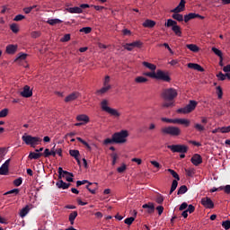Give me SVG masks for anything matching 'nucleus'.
I'll list each match as a JSON object with an SVG mask.
<instances>
[{"label":"nucleus","instance_id":"obj_42","mask_svg":"<svg viewBox=\"0 0 230 230\" xmlns=\"http://www.w3.org/2000/svg\"><path fill=\"white\" fill-rule=\"evenodd\" d=\"M10 29L13 31V33H19V26L16 23H12L10 25Z\"/></svg>","mask_w":230,"mask_h":230},{"label":"nucleus","instance_id":"obj_55","mask_svg":"<svg viewBox=\"0 0 230 230\" xmlns=\"http://www.w3.org/2000/svg\"><path fill=\"white\" fill-rule=\"evenodd\" d=\"M8 116V109L0 111V118H6Z\"/></svg>","mask_w":230,"mask_h":230},{"label":"nucleus","instance_id":"obj_56","mask_svg":"<svg viewBox=\"0 0 230 230\" xmlns=\"http://www.w3.org/2000/svg\"><path fill=\"white\" fill-rule=\"evenodd\" d=\"M125 170H127V164H122V165L117 169V172L119 173H123V172H125Z\"/></svg>","mask_w":230,"mask_h":230},{"label":"nucleus","instance_id":"obj_6","mask_svg":"<svg viewBox=\"0 0 230 230\" xmlns=\"http://www.w3.org/2000/svg\"><path fill=\"white\" fill-rule=\"evenodd\" d=\"M199 102L197 101H190L189 104H187L183 108H180L177 110L178 114H190V112H193L195 109H197V105Z\"/></svg>","mask_w":230,"mask_h":230},{"label":"nucleus","instance_id":"obj_18","mask_svg":"<svg viewBox=\"0 0 230 230\" xmlns=\"http://www.w3.org/2000/svg\"><path fill=\"white\" fill-rule=\"evenodd\" d=\"M190 161L194 166H199V164H202V156H200L199 154H195L191 157Z\"/></svg>","mask_w":230,"mask_h":230},{"label":"nucleus","instance_id":"obj_57","mask_svg":"<svg viewBox=\"0 0 230 230\" xmlns=\"http://www.w3.org/2000/svg\"><path fill=\"white\" fill-rule=\"evenodd\" d=\"M220 190H223L226 195L230 194V185H226L225 187H220Z\"/></svg>","mask_w":230,"mask_h":230},{"label":"nucleus","instance_id":"obj_13","mask_svg":"<svg viewBox=\"0 0 230 230\" xmlns=\"http://www.w3.org/2000/svg\"><path fill=\"white\" fill-rule=\"evenodd\" d=\"M143 46V43L139 40L134 41L132 43H127L124 45V49H127L128 51H132L134 48H141Z\"/></svg>","mask_w":230,"mask_h":230},{"label":"nucleus","instance_id":"obj_58","mask_svg":"<svg viewBox=\"0 0 230 230\" xmlns=\"http://www.w3.org/2000/svg\"><path fill=\"white\" fill-rule=\"evenodd\" d=\"M217 77L218 78V80H221V82H224V80H226V75H224V73L222 72L217 74Z\"/></svg>","mask_w":230,"mask_h":230},{"label":"nucleus","instance_id":"obj_8","mask_svg":"<svg viewBox=\"0 0 230 230\" xmlns=\"http://www.w3.org/2000/svg\"><path fill=\"white\" fill-rule=\"evenodd\" d=\"M162 134L164 135H169V136H172V137H177V136H181V128H179L178 127L175 126H169V127H165L161 129Z\"/></svg>","mask_w":230,"mask_h":230},{"label":"nucleus","instance_id":"obj_17","mask_svg":"<svg viewBox=\"0 0 230 230\" xmlns=\"http://www.w3.org/2000/svg\"><path fill=\"white\" fill-rule=\"evenodd\" d=\"M78 98H80V93L74 92L66 97L65 102L66 103H69V102H75V100H76Z\"/></svg>","mask_w":230,"mask_h":230},{"label":"nucleus","instance_id":"obj_34","mask_svg":"<svg viewBox=\"0 0 230 230\" xmlns=\"http://www.w3.org/2000/svg\"><path fill=\"white\" fill-rule=\"evenodd\" d=\"M136 84H146L148 82V78L143 76H137L135 78Z\"/></svg>","mask_w":230,"mask_h":230},{"label":"nucleus","instance_id":"obj_37","mask_svg":"<svg viewBox=\"0 0 230 230\" xmlns=\"http://www.w3.org/2000/svg\"><path fill=\"white\" fill-rule=\"evenodd\" d=\"M21 190L19 189H13L11 190H8L7 192L4 193V195H13V197L17 196L18 193H20Z\"/></svg>","mask_w":230,"mask_h":230},{"label":"nucleus","instance_id":"obj_49","mask_svg":"<svg viewBox=\"0 0 230 230\" xmlns=\"http://www.w3.org/2000/svg\"><path fill=\"white\" fill-rule=\"evenodd\" d=\"M134 220H136V218L133 217H128L124 220V224H127V226H132Z\"/></svg>","mask_w":230,"mask_h":230},{"label":"nucleus","instance_id":"obj_52","mask_svg":"<svg viewBox=\"0 0 230 230\" xmlns=\"http://www.w3.org/2000/svg\"><path fill=\"white\" fill-rule=\"evenodd\" d=\"M71 40V34H65L63 38H61V42H69Z\"/></svg>","mask_w":230,"mask_h":230},{"label":"nucleus","instance_id":"obj_62","mask_svg":"<svg viewBox=\"0 0 230 230\" xmlns=\"http://www.w3.org/2000/svg\"><path fill=\"white\" fill-rule=\"evenodd\" d=\"M217 96H218V98H219V99H222V96H223V94H224V93L222 92V87L217 86Z\"/></svg>","mask_w":230,"mask_h":230},{"label":"nucleus","instance_id":"obj_53","mask_svg":"<svg viewBox=\"0 0 230 230\" xmlns=\"http://www.w3.org/2000/svg\"><path fill=\"white\" fill-rule=\"evenodd\" d=\"M13 184H14V186H17V187L21 186V184H22V178L19 177V178L15 179L13 181Z\"/></svg>","mask_w":230,"mask_h":230},{"label":"nucleus","instance_id":"obj_64","mask_svg":"<svg viewBox=\"0 0 230 230\" xmlns=\"http://www.w3.org/2000/svg\"><path fill=\"white\" fill-rule=\"evenodd\" d=\"M31 36L32 37V39H39V37H40V31H32Z\"/></svg>","mask_w":230,"mask_h":230},{"label":"nucleus","instance_id":"obj_61","mask_svg":"<svg viewBox=\"0 0 230 230\" xmlns=\"http://www.w3.org/2000/svg\"><path fill=\"white\" fill-rule=\"evenodd\" d=\"M6 155V148L5 147H0V159H3V157Z\"/></svg>","mask_w":230,"mask_h":230},{"label":"nucleus","instance_id":"obj_40","mask_svg":"<svg viewBox=\"0 0 230 230\" xmlns=\"http://www.w3.org/2000/svg\"><path fill=\"white\" fill-rule=\"evenodd\" d=\"M177 186H179V182L177 181V180H173L172 186H171V190H170V195H172V193L177 190Z\"/></svg>","mask_w":230,"mask_h":230},{"label":"nucleus","instance_id":"obj_16","mask_svg":"<svg viewBox=\"0 0 230 230\" xmlns=\"http://www.w3.org/2000/svg\"><path fill=\"white\" fill-rule=\"evenodd\" d=\"M142 208L143 209H147L146 213H148L149 215H152V213H155V206L153 202L146 203L142 206Z\"/></svg>","mask_w":230,"mask_h":230},{"label":"nucleus","instance_id":"obj_12","mask_svg":"<svg viewBox=\"0 0 230 230\" xmlns=\"http://www.w3.org/2000/svg\"><path fill=\"white\" fill-rule=\"evenodd\" d=\"M185 8H186V0H181L178 6L171 10V13H181V12H184Z\"/></svg>","mask_w":230,"mask_h":230},{"label":"nucleus","instance_id":"obj_9","mask_svg":"<svg viewBox=\"0 0 230 230\" xmlns=\"http://www.w3.org/2000/svg\"><path fill=\"white\" fill-rule=\"evenodd\" d=\"M167 148L173 153H178V154H187L188 153V146L185 145H172V146H167Z\"/></svg>","mask_w":230,"mask_h":230},{"label":"nucleus","instance_id":"obj_2","mask_svg":"<svg viewBox=\"0 0 230 230\" xmlns=\"http://www.w3.org/2000/svg\"><path fill=\"white\" fill-rule=\"evenodd\" d=\"M22 140L25 143V145H28L32 148H35L37 145H40V143L42 142V138L39 137H32L31 135H28V134H24L22 137Z\"/></svg>","mask_w":230,"mask_h":230},{"label":"nucleus","instance_id":"obj_21","mask_svg":"<svg viewBox=\"0 0 230 230\" xmlns=\"http://www.w3.org/2000/svg\"><path fill=\"white\" fill-rule=\"evenodd\" d=\"M69 155H71V157H74L75 159L78 164H80V151L76 149H70Z\"/></svg>","mask_w":230,"mask_h":230},{"label":"nucleus","instance_id":"obj_5","mask_svg":"<svg viewBox=\"0 0 230 230\" xmlns=\"http://www.w3.org/2000/svg\"><path fill=\"white\" fill-rule=\"evenodd\" d=\"M83 184H88L86 185V190H88V191H90V193H92V195H96V190H98V183H93L90 182L87 180H83V181H76V187L80 188V186H83Z\"/></svg>","mask_w":230,"mask_h":230},{"label":"nucleus","instance_id":"obj_47","mask_svg":"<svg viewBox=\"0 0 230 230\" xmlns=\"http://www.w3.org/2000/svg\"><path fill=\"white\" fill-rule=\"evenodd\" d=\"M185 173L188 177H193V174L195 173V170L193 168L185 169Z\"/></svg>","mask_w":230,"mask_h":230},{"label":"nucleus","instance_id":"obj_28","mask_svg":"<svg viewBox=\"0 0 230 230\" xmlns=\"http://www.w3.org/2000/svg\"><path fill=\"white\" fill-rule=\"evenodd\" d=\"M110 89H111V85L103 86V87L101 88L100 90H97V91H96V94H97V95L105 94V93H107L108 91H110Z\"/></svg>","mask_w":230,"mask_h":230},{"label":"nucleus","instance_id":"obj_38","mask_svg":"<svg viewBox=\"0 0 230 230\" xmlns=\"http://www.w3.org/2000/svg\"><path fill=\"white\" fill-rule=\"evenodd\" d=\"M188 191V187L186 185H181L177 192V195H184Z\"/></svg>","mask_w":230,"mask_h":230},{"label":"nucleus","instance_id":"obj_10","mask_svg":"<svg viewBox=\"0 0 230 230\" xmlns=\"http://www.w3.org/2000/svg\"><path fill=\"white\" fill-rule=\"evenodd\" d=\"M156 80H163V82H171L172 78L168 74L164 73L163 70L156 71Z\"/></svg>","mask_w":230,"mask_h":230},{"label":"nucleus","instance_id":"obj_50","mask_svg":"<svg viewBox=\"0 0 230 230\" xmlns=\"http://www.w3.org/2000/svg\"><path fill=\"white\" fill-rule=\"evenodd\" d=\"M194 128H196L198 132H204V130H206V128H204V126H202L201 124H195Z\"/></svg>","mask_w":230,"mask_h":230},{"label":"nucleus","instance_id":"obj_3","mask_svg":"<svg viewBox=\"0 0 230 230\" xmlns=\"http://www.w3.org/2000/svg\"><path fill=\"white\" fill-rule=\"evenodd\" d=\"M127 137H128V130L127 129L113 134V141H115L117 145L127 143Z\"/></svg>","mask_w":230,"mask_h":230},{"label":"nucleus","instance_id":"obj_32","mask_svg":"<svg viewBox=\"0 0 230 230\" xmlns=\"http://www.w3.org/2000/svg\"><path fill=\"white\" fill-rule=\"evenodd\" d=\"M28 157L29 159H40V157H42V153L31 152Z\"/></svg>","mask_w":230,"mask_h":230},{"label":"nucleus","instance_id":"obj_44","mask_svg":"<svg viewBox=\"0 0 230 230\" xmlns=\"http://www.w3.org/2000/svg\"><path fill=\"white\" fill-rule=\"evenodd\" d=\"M145 76H149L150 78H155L157 79V72L155 73V71L153 72H146L144 74Z\"/></svg>","mask_w":230,"mask_h":230},{"label":"nucleus","instance_id":"obj_20","mask_svg":"<svg viewBox=\"0 0 230 230\" xmlns=\"http://www.w3.org/2000/svg\"><path fill=\"white\" fill-rule=\"evenodd\" d=\"M56 186L59 188V190H67L71 183H66L62 179H58V181L56 183Z\"/></svg>","mask_w":230,"mask_h":230},{"label":"nucleus","instance_id":"obj_33","mask_svg":"<svg viewBox=\"0 0 230 230\" xmlns=\"http://www.w3.org/2000/svg\"><path fill=\"white\" fill-rule=\"evenodd\" d=\"M77 121H84V123H89V116L85 114H81L76 117Z\"/></svg>","mask_w":230,"mask_h":230},{"label":"nucleus","instance_id":"obj_59","mask_svg":"<svg viewBox=\"0 0 230 230\" xmlns=\"http://www.w3.org/2000/svg\"><path fill=\"white\" fill-rule=\"evenodd\" d=\"M41 154H42L43 157H49L51 155V151L49 149L46 148L44 150V152Z\"/></svg>","mask_w":230,"mask_h":230},{"label":"nucleus","instance_id":"obj_23","mask_svg":"<svg viewBox=\"0 0 230 230\" xmlns=\"http://www.w3.org/2000/svg\"><path fill=\"white\" fill-rule=\"evenodd\" d=\"M66 12H68V13H84V10L78 6L68 7L66 8Z\"/></svg>","mask_w":230,"mask_h":230},{"label":"nucleus","instance_id":"obj_54","mask_svg":"<svg viewBox=\"0 0 230 230\" xmlns=\"http://www.w3.org/2000/svg\"><path fill=\"white\" fill-rule=\"evenodd\" d=\"M22 19H26V16L22 15V14H17L14 18L13 21H15L16 22H19V21H22Z\"/></svg>","mask_w":230,"mask_h":230},{"label":"nucleus","instance_id":"obj_63","mask_svg":"<svg viewBox=\"0 0 230 230\" xmlns=\"http://www.w3.org/2000/svg\"><path fill=\"white\" fill-rule=\"evenodd\" d=\"M187 208H188V203L183 202V203H181V205L180 206L179 211H184V209H187Z\"/></svg>","mask_w":230,"mask_h":230},{"label":"nucleus","instance_id":"obj_30","mask_svg":"<svg viewBox=\"0 0 230 230\" xmlns=\"http://www.w3.org/2000/svg\"><path fill=\"white\" fill-rule=\"evenodd\" d=\"M62 23V20L56 18V19H49L47 21V24H49L50 26H55V24H60Z\"/></svg>","mask_w":230,"mask_h":230},{"label":"nucleus","instance_id":"obj_41","mask_svg":"<svg viewBox=\"0 0 230 230\" xmlns=\"http://www.w3.org/2000/svg\"><path fill=\"white\" fill-rule=\"evenodd\" d=\"M164 202V196L162 194H158L155 198L156 204H163Z\"/></svg>","mask_w":230,"mask_h":230},{"label":"nucleus","instance_id":"obj_39","mask_svg":"<svg viewBox=\"0 0 230 230\" xmlns=\"http://www.w3.org/2000/svg\"><path fill=\"white\" fill-rule=\"evenodd\" d=\"M167 172H169V173H171V175L176 179V181H181V177H179V174L173 169H168Z\"/></svg>","mask_w":230,"mask_h":230},{"label":"nucleus","instance_id":"obj_27","mask_svg":"<svg viewBox=\"0 0 230 230\" xmlns=\"http://www.w3.org/2000/svg\"><path fill=\"white\" fill-rule=\"evenodd\" d=\"M78 217V212L77 211H73L68 217V220L71 224V226H73L75 224V220L76 219V217Z\"/></svg>","mask_w":230,"mask_h":230},{"label":"nucleus","instance_id":"obj_7","mask_svg":"<svg viewBox=\"0 0 230 230\" xmlns=\"http://www.w3.org/2000/svg\"><path fill=\"white\" fill-rule=\"evenodd\" d=\"M164 26H166V28H172V31L175 35H177V37H182V31H181V27L177 25L175 21L168 19Z\"/></svg>","mask_w":230,"mask_h":230},{"label":"nucleus","instance_id":"obj_46","mask_svg":"<svg viewBox=\"0 0 230 230\" xmlns=\"http://www.w3.org/2000/svg\"><path fill=\"white\" fill-rule=\"evenodd\" d=\"M112 143H115L114 135H112L111 138H106L103 141V145H112Z\"/></svg>","mask_w":230,"mask_h":230},{"label":"nucleus","instance_id":"obj_60","mask_svg":"<svg viewBox=\"0 0 230 230\" xmlns=\"http://www.w3.org/2000/svg\"><path fill=\"white\" fill-rule=\"evenodd\" d=\"M186 211L190 214L193 213L195 211V206L188 205Z\"/></svg>","mask_w":230,"mask_h":230},{"label":"nucleus","instance_id":"obj_51","mask_svg":"<svg viewBox=\"0 0 230 230\" xmlns=\"http://www.w3.org/2000/svg\"><path fill=\"white\" fill-rule=\"evenodd\" d=\"M222 227H224V229H226V230H229L230 229V220L223 221Z\"/></svg>","mask_w":230,"mask_h":230},{"label":"nucleus","instance_id":"obj_45","mask_svg":"<svg viewBox=\"0 0 230 230\" xmlns=\"http://www.w3.org/2000/svg\"><path fill=\"white\" fill-rule=\"evenodd\" d=\"M219 132L221 134H228L230 132V126L219 128Z\"/></svg>","mask_w":230,"mask_h":230},{"label":"nucleus","instance_id":"obj_29","mask_svg":"<svg viewBox=\"0 0 230 230\" xmlns=\"http://www.w3.org/2000/svg\"><path fill=\"white\" fill-rule=\"evenodd\" d=\"M28 213H30V206L27 205L23 208L21 209L20 217L22 218H24V217H26V215H28Z\"/></svg>","mask_w":230,"mask_h":230},{"label":"nucleus","instance_id":"obj_48","mask_svg":"<svg viewBox=\"0 0 230 230\" xmlns=\"http://www.w3.org/2000/svg\"><path fill=\"white\" fill-rule=\"evenodd\" d=\"M212 51L213 53H215V55H217V57H219V58H222V50L213 47L212 48Z\"/></svg>","mask_w":230,"mask_h":230},{"label":"nucleus","instance_id":"obj_24","mask_svg":"<svg viewBox=\"0 0 230 230\" xmlns=\"http://www.w3.org/2000/svg\"><path fill=\"white\" fill-rule=\"evenodd\" d=\"M142 26H144V28H154V26H155V22L147 19L142 23Z\"/></svg>","mask_w":230,"mask_h":230},{"label":"nucleus","instance_id":"obj_15","mask_svg":"<svg viewBox=\"0 0 230 230\" xmlns=\"http://www.w3.org/2000/svg\"><path fill=\"white\" fill-rule=\"evenodd\" d=\"M204 19V16L195 13H190L189 14L184 15V22H189V21H191V19Z\"/></svg>","mask_w":230,"mask_h":230},{"label":"nucleus","instance_id":"obj_43","mask_svg":"<svg viewBox=\"0 0 230 230\" xmlns=\"http://www.w3.org/2000/svg\"><path fill=\"white\" fill-rule=\"evenodd\" d=\"M81 33H85L86 35L91 33V31H93V29L91 27H84L82 29H80L79 31Z\"/></svg>","mask_w":230,"mask_h":230},{"label":"nucleus","instance_id":"obj_31","mask_svg":"<svg viewBox=\"0 0 230 230\" xmlns=\"http://www.w3.org/2000/svg\"><path fill=\"white\" fill-rule=\"evenodd\" d=\"M172 19H174L175 21H178V22H182V21H184V16L179 13H174L172 15Z\"/></svg>","mask_w":230,"mask_h":230},{"label":"nucleus","instance_id":"obj_11","mask_svg":"<svg viewBox=\"0 0 230 230\" xmlns=\"http://www.w3.org/2000/svg\"><path fill=\"white\" fill-rule=\"evenodd\" d=\"M201 204L204 208H207V209H213V208H215V203H213V200H211L209 197L201 199Z\"/></svg>","mask_w":230,"mask_h":230},{"label":"nucleus","instance_id":"obj_4","mask_svg":"<svg viewBox=\"0 0 230 230\" xmlns=\"http://www.w3.org/2000/svg\"><path fill=\"white\" fill-rule=\"evenodd\" d=\"M109 105V101L108 100H102L101 102V108L104 112H108V114H111V116H114V118H119L121 114L118 112V110L112 109L108 106Z\"/></svg>","mask_w":230,"mask_h":230},{"label":"nucleus","instance_id":"obj_14","mask_svg":"<svg viewBox=\"0 0 230 230\" xmlns=\"http://www.w3.org/2000/svg\"><path fill=\"white\" fill-rule=\"evenodd\" d=\"M20 94L22 98H31V96H33V92L30 89L29 85H25L23 91H22Z\"/></svg>","mask_w":230,"mask_h":230},{"label":"nucleus","instance_id":"obj_26","mask_svg":"<svg viewBox=\"0 0 230 230\" xmlns=\"http://www.w3.org/2000/svg\"><path fill=\"white\" fill-rule=\"evenodd\" d=\"M142 66H144V67H146L147 69H150V71H155V69H157V66L152 63H148L146 61H144L142 63Z\"/></svg>","mask_w":230,"mask_h":230},{"label":"nucleus","instance_id":"obj_19","mask_svg":"<svg viewBox=\"0 0 230 230\" xmlns=\"http://www.w3.org/2000/svg\"><path fill=\"white\" fill-rule=\"evenodd\" d=\"M187 66L189 69H194L195 71H199V73H204V67L197 63H189Z\"/></svg>","mask_w":230,"mask_h":230},{"label":"nucleus","instance_id":"obj_36","mask_svg":"<svg viewBox=\"0 0 230 230\" xmlns=\"http://www.w3.org/2000/svg\"><path fill=\"white\" fill-rule=\"evenodd\" d=\"M186 47L190 51H193V53H197L199 51V47L195 44H187Z\"/></svg>","mask_w":230,"mask_h":230},{"label":"nucleus","instance_id":"obj_1","mask_svg":"<svg viewBox=\"0 0 230 230\" xmlns=\"http://www.w3.org/2000/svg\"><path fill=\"white\" fill-rule=\"evenodd\" d=\"M162 98L165 102L163 103L164 109L173 107V100L178 96L177 90L174 88H166L162 92Z\"/></svg>","mask_w":230,"mask_h":230},{"label":"nucleus","instance_id":"obj_25","mask_svg":"<svg viewBox=\"0 0 230 230\" xmlns=\"http://www.w3.org/2000/svg\"><path fill=\"white\" fill-rule=\"evenodd\" d=\"M15 51H17L16 45H8L6 47V53H8V55H13L15 53Z\"/></svg>","mask_w":230,"mask_h":230},{"label":"nucleus","instance_id":"obj_35","mask_svg":"<svg viewBox=\"0 0 230 230\" xmlns=\"http://www.w3.org/2000/svg\"><path fill=\"white\" fill-rule=\"evenodd\" d=\"M9 169L7 165H4V164L0 167V175H8Z\"/></svg>","mask_w":230,"mask_h":230},{"label":"nucleus","instance_id":"obj_22","mask_svg":"<svg viewBox=\"0 0 230 230\" xmlns=\"http://www.w3.org/2000/svg\"><path fill=\"white\" fill-rule=\"evenodd\" d=\"M58 179H62V177H66V175H69L70 177L75 176V175H73V172L64 171V169H62V167H58Z\"/></svg>","mask_w":230,"mask_h":230}]
</instances>
